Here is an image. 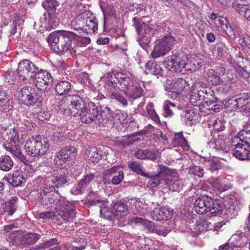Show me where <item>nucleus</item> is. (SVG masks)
<instances>
[{
    "label": "nucleus",
    "instance_id": "1",
    "mask_svg": "<svg viewBox=\"0 0 250 250\" xmlns=\"http://www.w3.org/2000/svg\"><path fill=\"white\" fill-rule=\"evenodd\" d=\"M75 12L78 15L71 21V28L78 32L74 34L76 40L80 41L82 45H86L90 43V39L85 36L97 31V21L94 15L81 3L76 5Z\"/></svg>",
    "mask_w": 250,
    "mask_h": 250
},
{
    "label": "nucleus",
    "instance_id": "2",
    "mask_svg": "<svg viewBox=\"0 0 250 250\" xmlns=\"http://www.w3.org/2000/svg\"><path fill=\"white\" fill-rule=\"evenodd\" d=\"M105 81L107 85L110 87L109 92L110 97L116 99L123 105H127V102L122 95L124 90L127 88L131 84H133V80L126 74L121 73H107L105 77Z\"/></svg>",
    "mask_w": 250,
    "mask_h": 250
},
{
    "label": "nucleus",
    "instance_id": "3",
    "mask_svg": "<svg viewBox=\"0 0 250 250\" xmlns=\"http://www.w3.org/2000/svg\"><path fill=\"white\" fill-rule=\"evenodd\" d=\"M74 34V32L66 31L54 32L50 34L48 42L56 52H68L74 55L76 52V46L72 45L71 38L76 40V35Z\"/></svg>",
    "mask_w": 250,
    "mask_h": 250
},
{
    "label": "nucleus",
    "instance_id": "4",
    "mask_svg": "<svg viewBox=\"0 0 250 250\" xmlns=\"http://www.w3.org/2000/svg\"><path fill=\"white\" fill-rule=\"evenodd\" d=\"M34 70L32 69V74L35 73L33 77V82L38 89V92L33 93L35 97L32 96V109L40 107L41 105L42 99L41 97L43 93V89L46 88V85L52 82V77L50 73L46 71H38V67L33 65Z\"/></svg>",
    "mask_w": 250,
    "mask_h": 250
},
{
    "label": "nucleus",
    "instance_id": "5",
    "mask_svg": "<svg viewBox=\"0 0 250 250\" xmlns=\"http://www.w3.org/2000/svg\"><path fill=\"white\" fill-rule=\"evenodd\" d=\"M191 63L187 57L175 54L167 57L164 61V65L168 70L171 72H182L190 71L192 69Z\"/></svg>",
    "mask_w": 250,
    "mask_h": 250
},
{
    "label": "nucleus",
    "instance_id": "6",
    "mask_svg": "<svg viewBox=\"0 0 250 250\" xmlns=\"http://www.w3.org/2000/svg\"><path fill=\"white\" fill-rule=\"evenodd\" d=\"M244 232L238 231L229 240L231 247L243 248L246 246L250 241V213L245 221Z\"/></svg>",
    "mask_w": 250,
    "mask_h": 250
},
{
    "label": "nucleus",
    "instance_id": "7",
    "mask_svg": "<svg viewBox=\"0 0 250 250\" xmlns=\"http://www.w3.org/2000/svg\"><path fill=\"white\" fill-rule=\"evenodd\" d=\"M135 25L139 36L140 44L145 46L148 45L153 35V28L144 22L135 23Z\"/></svg>",
    "mask_w": 250,
    "mask_h": 250
},
{
    "label": "nucleus",
    "instance_id": "8",
    "mask_svg": "<svg viewBox=\"0 0 250 250\" xmlns=\"http://www.w3.org/2000/svg\"><path fill=\"white\" fill-rule=\"evenodd\" d=\"M76 148L73 146H68L62 148L56 153L54 161L56 166L62 168L66 162L75 159Z\"/></svg>",
    "mask_w": 250,
    "mask_h": 250
},
{
    "label": "nucleus",
    "instance_id": "9",
    "mask_svg": "<svg viewBox=\"0 0 250 250\" xmlns=\"http://www.w3.org/2000/svg\"><path fill=\"white\" fill-rule=\"evenodd\" d=\"M56 213L65 221H70L75 217L74 207L67 200L62 206L56 207Z\"/></svg>",
    "mask_w": 250,
    "mask_h": 250
},
{
    "label": "nucleus",
    "instance_id": "10",
    "mask_svg": "<svg viewBox=\"0 0 250 250\" xmlns=\"http://www.w3.org/2000/svg\"><path fill=\"white\" fill-rule=\"evenodd\" d=\"M96 195L95 193H90L88 195V203L90 205H98L100 208V213L102 217L108 219L113 214V210L111 211L107 207L106 203L101 199L99 197H96V198H92L93 196Z\"/></svg>",
    "mask_w": 250,
    "mask_h": 250
},
{
    "label": "nucleus",
    "instance_id": "11",
    "mask_svg": "<svg viewBox=\"0 0 250 250\" xmlns=\"http://www.w3.org/2000/svg\"><path fill=\"white\" fill-rule=\"evenodd\" d=\"M97 106L93 103H89L87 106L82 109L80 112L81 121L84 123H90L98 117Z\"/></svg>",
    "mask_w": 250,
    "mask_h": 250
},
{
    "label": "nucleus",
    "instance_id": "12",
    "mask_svg": "<svg viewBox=\"0 0 250 250\" xmlns=\"http://www.w3.org/2000/svg\"><path fill=\"white\" fill-rule=\"evenodd\" d=\"M160 171L159 173L155 176H149L150 179L147 183V186L149 188H155L161 184H165V179L167 175L170 173V170L167 167L162 165H158Z\"/></svg>",
    "mask_w": 250,
    "mask_h": 250
},
{
    "label": "nucleus",
    "instance_id": "13",
    "mask_svg": "<svg viewBox=\"0 0 250 250\" xmlns=\"http://www.w3.org/2000/svg\"><path fill=\"white\" fill-rule=\"evenodd\" d=\"M212 202V198L207 195H203L197 198L194 203L195 211L199 214H203L208 212L209 205Z\"/></svg>",
    "mask_w": 250,
    "mask_h": 250
},
{
    "label": "nucleus",
    "instance_id": "14",
    "mask_svg": "<svg viewBox=\"0 0 250 250\" xmlns=\"http://www.w3.org/2000/svg\"><path fill=\"white\" fill-rule=\"evenodd\" d=\"M173 215V210L166 207L155 208L151 212V217L152 219L156 221L168 220L171 218Z\"/></svg>",
    "mask_w": 250,
    "mask_h": 250
},
{
    "label": "nucleus",
    "instance_id": "15",
    "mask_svg": "<svg viewBox=\"0 0 250 250\" xmlns=\"http://www.w3.org/2000/svg\"><path fill=\"white\" fill-rule=\"evenodd\" d=\"M25 175L18 172H14L12 175L7 178V181L14 187L21 186L25 184L28 177H30L31 172H24Z\"/></svg>",
    "mask_w": 250,
    "mask_h": 250
},
{
    "label": "nucleus",
    "instance_id": "16",
    "mask_svg": "<svg viewBox=\"0 0 250 250\" xmlns=\"http://www.w3.org/2000/svg\"><path fill=\"white\" fill-rule=\"evenodd\" d=\"M169 173L165 179L164 186H167L169 189L173 191H180L183 186V182L177 177L176 174Z\"/></svg>",
    "mask_w": 250,
    "mask_h": 250
},
{
    "label": "nucleus",
    "instance_id": "17",
    "mask_svg": "<svg viewBox=\"0 0 250 250\" xmlns=\"http://www.w3.org/2000/svg\"><path fill=\"white\" fill-rule=\"evenodd\" d=\"M33 142L35 156L44 154L48 147L46 139L42 136H36L35 138H32V143Z\"/></svg>",
    "mask_w": 250,
    "mask_h": 250
},
{
    "label": "nucleus",
    "instance_id": "18",
    "mask_svg": "<svg viewBox=\"0 0 250 250\" xmlns=\"http://www.w3.org/2000/svg\"><path fill=\"white\" fill-rule=\"evenodd\" d=\"M50 182L52 185L50 184H45L43 189H42V192L44 195L49 193L50 191H52L54 190V188H59L65 184L67 181L65 177L63 176H53L50 179Z\"/></svg>",
    "mask_w": 250,
    "mask_h": 250
},
{
    "label": "nucleus",
    "instance_id": "19",
    "mask_svg": "<svg viewBox=\"0 0 250 250\" xmlns=\"http://www.w3.org/2000/svg\"><path fill=\"white\" fill-rule=\"evenodd\" d=\"M23 236L21 240V245L24 247H27V249H25V250H31L30 248V245H31V233L28 232L26 234H23V232L21 230L16 231L13 232L10 236L11 238H15L14 240V243L18 244L19 241V238Z\"/></svg>",
    "mask_w": 250,
    "mask_h": 250
},
{
    "label": "nucleus",
    "instance_id": "20",
    "mask_svg": "<svg viewBox=\"0 0 250 250\" xmlns=\"http://www.w3.org/2000/svg\"><path fill=\"white\" fill-rule=\"evenodd\" d=\"M30 62L29 60H23L22 62H19L17 69L19 78L22 80L31 78V75L30 72Z\"/></svg>",
    "mask_w": 250,
    "mask_h": 250
},
{
    "label": "nucleus",
    "instance_id": "21",
    "mask_svg": "<svg viewBox=\"0 0 250 250\" xmlns=\"http://www.w3.org/2000/svg\"><path fill=\"white\" fill-rule=\"evenodd\" d=\"M210 184L213 187L221 191L230 189L231 186L229 180L222 177L212 179Z\"/></svg>",
    "mask_w": 250,
    "mask_h": 250
},
{
    "label": "nucleus",
    "instance_id": "22",
    "mask_svg": "<svg viewBox=\"0 0 250 250\" xmlns=\"http://www.w3.org/2000/svg\"><path fill=\"white\" fill-rule=\"evenodd\" d=\"M193 86L195 88H198L201 94L203 99H207L208 100L213 101L216 100L213 96V91L209 88L206 86V84L202 83V82H196Z\"/></svg>",
    "mask_w": 250,
    "mask_h": 250
},
{
    "label": "nucleus",
    "instance_id": "23",
    "mask_svg": "<svg viewBox=\"0 0 250 250\" xmlns=\"http://www.w3.org/2000/svg\"><path fill=\"white\" fill-rule=\"evenodd\" d=\"M148 230L150 232L155 233L160 236H166L171 231V229L167 226H158L153 222H147Z\"/></svg>",
    "mask_w": 250,
    "mask_h": 250
},
{
    "label": "nucleus",
    "instance_id": "24",
    "mask_svg": "<svg viewBox=\"0 0 250 250\" xmlns=\"http://www.w3.org/2000/svg\"><path fill=\"white\" fill-rule=\"evenodd\" d=\"M144 93V90L141 86L138 83L131 84L127 90L124 91V93L129 98L137 99L141 97Z\"/></svg>",
    "mask_w": 250,
    "mask_h": 250
},
{
    "label": "nucleus",
    "instance_id": "25",
    "mask_svg": "<svg viewBox=\"0 0 250 250\" xmlns=\"http://www.w3.org/2000/svg\"><path fill=\"white\" fill-rule=\"evenodd\" d=\"M65 200L62 196L53 193L48 197L47 200L45 201V205L48 207L53 208L56 210V207L62 206Z\"/></svg>",
    "mask_w": 250,
    "mask_h": 250
},
{
    "label": "nucleus",
    "instance_id": "26",
    "mask_svg": "<svg viewBox=\"0 0 250 250\" xmlns=\"http://www.w3.org/2000/svg\"><path fill=\"white\" fill-rule=\"evenodd\" d=\"M128 213V208L126 205L118 202L113 206V214L117 219L126 216Z\"/></svg>",
    "mask_w": 250,
    "mask_h": 250
},
{
    "label": "nucleus",
    "instance_id": "27",
    "mask_svg": "<svg viewBox=\"0 0 250 250\" xmlns=\"http://www.w3.org/2000/svg\"><path fill=\"white\" fill-rule=\"evenodd\" d=\"M169 51L168 48L163 44L159 40L156 42L151 56L153 58H157L165 55Z\"/></svg>",
    "mask_w": 250,
    "mask_h": 250
},
{
    "label": "nucleus",
    "instance_id": "28",
    "mask_svg": "<svg viewBox=\"0 0 250 250\" xmlns=\"http://www.w3.org/2000/svg\"><path fill=\"white\" fill-rule=\"evenodd\" d=\"M68 101L69 103L70 109H74L76 110H82L84 107V103L83 99L79 96L73 95L69 96Z\"/></svg>",
    "mask_w": 250,
    "mask_h": 250
},
{
    "label": "nucleus",
    "instance_id": "29",
    "mask_svg": "<svg viewBox=\"0 0 250 250\" xmlns=\"http://www.w3.org/2000/svg\"><path fill=\"white\" fill-rule=\"evenodd\" d=\"M242 60L244 66L238 65L235 67V70L240 77L247 78L250 76V61L244 58H242Z\"/></svg>",
    "mask_w": 250,
    "mask_h": 250
},
{
    "label": "nucleus",
    "instance_id": "30",
    "mask_svg": "<svg viewBox=\"0 0 250 250\" xmlns=\"http://www.w3.org/2000/svg\"><path fill=\"white\" fill-rule=\"evenodd\" d=\"M112 113L109 109L107 107H104V108L102 110L99 114H98V117L97 119H98L99 122L103 125H105L109 123L112 119Z\"/></svg>",
    "mask_w": 250,
    "mask_h": 250
},
{
    "label": "nucleus",
    "instance_id": "31",
    "mask_svg": "<svg viewBox=\"0 0 250 250\" xmlns=\"http://www.w3.org/2000/svg\"><path fill=\"white\" fill-rule=\"evenodd\" d=\"M146 73L154 75H161L162 69L161 66L154 61H148L146 64Z\"/></svg>",
    "mask_w": 250,
    "mask_h": 250
},
{
    "label": "nucleus",
    "instance_id": "32",
    "mask_svg": "<svg viewBox=\"0 0 250 250\" xmlns=\"http://www.w3.org/2000/svg\"><path fill=\"white\" fill-rule=\"evenodd\" d=\"M71 83L66 81H62L58 83L55 86L56 92L59 95L68 94L71 90Z\"/></svg>",
    "mask_w": 250,
    "mask_h": 250
},
{
    "label": "nucleus",
    "instance_id": "33",
    "mask_svg": "<svg viewBox=\"0 0 250 250\" xmlns=\"http://www.w3.org/2000/svg\"><path fill=\"white\" fill-rule=\"evenodd\" d=\"M89 160L93 163H97L101 159L103 155V151L100 148L97 147H90L87 150Z\"/></svg>",
    "mask_w": 250,
    "mask_h": 250
},
{
    "label": "nucleus",
    "instance_id": "34",
    "mask_svg": "<svg viewBox=\"0 0 250 250\" xmlns=\"http://www.w3.org/2000/svg\"><path fill=\"white\" fill-rule=\"evenodd\" d=\"M232 7L241 15H244L245 18L250 21V9L248 5L233 2Z\"/></svg>",
    "mask_w": 250,
    "mask_h": 250
},
{
    "label": "nucleus",
    "instance_id": "35",
    "mask_svg": "<svg viewBox=\"0 0 250 250\" xmlns=\"http://www.w3.org/2000/svg\"><path fill=\"white\" fill-rule=\"evenodd\" d=\"M11 103V100L8 97L7 92L5 90L0 89V107L1 110L5 112L7 110Z\"/></svg>",
    "mask_w": 250,
    "mask_h": 250
},
{
    "label": "nucleus",
    "instance_id": "36",
    "mask_svg": "<svg viewBox=\"0 0 250 250\" xmlns=\"http://www.w3.org/2000/svg\"><path fill=\"white\" fill-rule=\"evenodd\" d=\"M13 166V162L7 155L0 157V169L3 171H9Z\"/></svg>",
    "mask_w": 250,
    "mask_h": 250
},
{
    "label": "nucleus",
    "instance_id": "37",
    "mask_svg": "<svg viewBox=\"0 0 250 250\" xmlns=\"http://www.w3.org/2000/svg\"><path fill=\"white\" fill-rule=\"evenodd\" d=\"M226 80V76L223 74L220 77L217 73L215 72L213 70L209 71L208 75V83L213 85H218L220 83H222V80Z\"/></svg>",
    "mask_w": 250,
    "mask_h": 250
},
{
    "label": "nucleus",
    "instance_id": "38",
    "mask_svg": "<svg viewBox=\"0 0 250 250\" xmlns=\"http://www.w3.org/2000/svg\"><path fill=\"white\" fill-rule=\"evenodd\" d=\"M239 110L240 111L242 108L249 105L250 103V93H243L240 94L238 97H236Z\"/></svg>",
    "mask_w": 250,
    "mask_h": 250
},
{
    "label": "nucleus",
    "instance_id": "39",
    "mask_svg": "<svg viewBox=\"0 0 250 250\" xmlns=\"http://www.w3.org/2000/svg\"><path fill=\"white\" fill-rule=\"evenodd\" d=\"M174 87H176V95L180 94L184 90L188 89L189 85L184 79H178L174 81Z\"/></svg>",
    "mask_w": 250,
    "mask_h": 250
},
{
    "label": "nucleus",
    "instance_id": "40",
    "mask_svg": "<svg viewBox=\"0 0 250 250\" xmlns=\"http://www.w3.org/2000/svg\"><path fill=\"white\" fill-rule=\"evenodd\" d=\"M209 206L210 208H208V211L210 212L212 215H216L222 214L224 207L217 200L212 199V202H210Z\"/></svg>",
    "mask_w": 250,
    "mask_h": 250
},
{
    "label": "nucleus",
    "instance_id": "41",
    "mask_svg": "<svg viewBox=\"0 0 250 250\" xmlns=\"http://www.w3.org/2000/svg\"><path fill=\"white\" fill-rule=\"evenodd\" d=\"M18 197H13L10 200L5 203V211L11 215L15 212L17 208Z\"/></svg>",
    "mask_w": 250,
    "mask_h": 250
},
{
    "label": "nucleus",
    "instance_id": "42",
    "mask_svg": "<svg viewBox=\"0 0 250 250\" xmlns=\"http://www.w3.org/2000/svg\"><path fill=\"white\" fill-rule=\"evenodd\" d=\"M198 114H196L193 110H188L186 111L184 118L186 124L191 125L198 121Z\"/></svg>",
    "mask_w": 250,
    "mask_h": 250
},
{
    "label": "nucleus",
    "instance_id": "43",
    "mask_svg": "<svg viewBox=\"0 0 250 250\" xmlns=\"http://www.w3.org/2000/svg\"><path fill=\"white\" fill-rule=\"evenodd\" d=\"M3 145L6 150L9 151L17 158L19 159V158L24 159V155L21 151L20 146H10V144H4Z\"/></svg>",
    "mask_w": 250,
    "mask_h": 250
},
{
    "label": "nucleus",
    "instance_id": "44",
    "mask_svg": "<svg viewBox=\"0 0 250 250\" xmlns=\"http://www.w3.org/2000/svg\"><path fill=\"white\" fill-rule=\"evenodd\" d=\"M3 145L6 150L9 151L17 158L19 159V158L24 159V155L21 151L20 146H10V144H4Z\"/></svg>",
    "mask_w": 250,
    "mask_h": 250
},
{
    "label": "nucleus",
    "instance_id": "45",
    "mask_svg": "<svg viewBox=\"0 0 250 250\" xmlns=\"http://www.w3.org/2000/svg\"><path fill=\"white\" fill-rule=\"evenodd\" d=\"M209 147L214 148L217 150H221L225 148V142L221 138L211 139L208 143Z\"/></svg>",
    "mask_w": 250,
    "mask_h": 250
},
{
    "label": "nucleus",
    "instance_id": "46",
    "mask_svg": "<svg viewBox=\"0 0 250 250\" xmlns=\"http://www.w3.org/2000/svg\"><path fill=\"white\" fill-rule=\"evenodd\" d=\"M164 109V116L166 117H171L173 115V112L175 110V105L168 101H165L163 104Z\"/></svg>",
    "mask_w": 250,
    "mask_h": 250
},
{
    "label": "nucleus",
    "instance_id": "47",
    "mask_svg": "<svg viewBox=\"0 0 250 250\" xmlns=\"http://www.w3.org/2000/svg\"><path fill=\"white\" fill-rule=\"evenodd\" d=\"M202 100L203 99L199 89L194 87V88L191 91L190 97V103L196 105L197 104H199V102Z\"/></svg>",
    "mask_w": 250,
    "mask_h": 250
},
{
    "label": "nucleus",
    "instance_id": "48",
    "mask_svg": "<svg viewBox=\"0 0 250 250\" xmlns=\"http://www.w3.org/2000/svg\"><path fill=\"white\" fill-rule=\"evenodd\" d=\"M129 167L134 172L138 174L143 175L145 177H148V175L145 173L142 168V166L138 162L133 161L129 164Z\"/></svg>",
    "mask_w": 250,
    "mask_h": 250
},
{
    "label": "nucleus",
    "instance_id": "49",
    "mask_svg": "<svg viewBox=\"0 0 250 250\" xmlns=\"http://www.w3.org/2000/svg\"><path fill=\"white\" fill-rule=\"evenodd\" d=\"M208 126L209 128H212L217 132L222 131L225 129L224 122L221 120H215L212 123H210Z\"/></svg>",
    "mask_w": 250,
    "mask_h": 250
},
{
    "label": "nucleus",
    "instance_id": "50",
    "mask_svg": "<svg viewBox=\"0 0 250 250\" xmlns=\"http://www.w3.org/2000/svg\"><path fill=\"white\" fill-rule=\"evenodd\" d=\"M228 208V211L230 214L237 213L240 208V206L238 201L236 200L233 202V199H230L229 201V206L226 207Z\"/></svg>",
    "mask_w": 250,
    "mask_h": 250
},
{
    "label": "nucleus",
    "instance_id": "51",
    "mask_svg": "<svg viewBox=\"0 0 250 250\" xmlns=\"http://www.w3.org/2000/svg\"><path fill=\"white\" fill-rule=\"evenodd\" d=\"M161 42L164 44L166 47L170 50L171 47L175 43L176 40L175 38L170 35L165 36L161 40Z\"/></svg>",
    "mask_w": 250,
    "mask_h": 250
},
{
    "label": "nucleus",
    "instance_id": "52",
    "mask_svg": "<svg viewBox=\"0 0 250 250\" xmlns=\"http://www.w3.org/2000/svg\"><path fill=\"white\" fill-rule=\"evenodd\" d=\"M118 169H120L119 167H113L110 169L105 170L103 173V181L104 183H109V180H108V177L112 174H116Z\"/></svg>",
    "mask_w": 250,
    "mask_h": 250
},
{
    "label": "nucleus",
    "instance_id": "53",
    "mask_svg": "<svg viewBox=\"0 0 250 250\" xmlns=\"http://www.w3.org/2000/svg\"><path fill=\"white\" fill-rule=\"evenodd\" d=\"M189 173L195 176H197L199 178L203 177L205 172L204 170L200 166H192L189 169Z\"/></svg>",
    "mask_w": 250,
    "mask_h": 250
},
{
    "label": "nucleus",
    "instance_id": "54",
    "mask_svg": "<svg viewBox=\"0 0 250 250\" xmlns=\"http://www.w3.org/2000/svg\"><path fill=\"white\" fill-rule=\"evenodd\" d=\"M20 94L21 95V100L24 104H27V101L29 102L31 99V93L27 87H23Z\"/></svg>",
    "mask_w": 250,
    "mask_h": 250
},
{
    "label": "nucleus",
    "instance_id": "55",
    "mask_svg": "<svg viewBox=\"0 0 250 250\" xmlns=\"http://www.w3.org/2000/svg\"><path fill=\"white\" fill-rule=\"evenodd\" d=\"M86 187L83 182L80 181L79 184L74 186L71 189V192L73 194L77 195L83 193L85 190Z\"/></svg>",
    "mask_w": 250,
    "mask_h": 250
},
{
    "label": "nucleus",
    "instance_id": "56",
    "mask_svg": "<svg viewBox=\"0 0 250 250\" xmlns=\"http://www.w3.org/2000/svg\"><path fill=\"white\" fill-rule=\"evenodd\" d=\"M225 105L231 110H239L238 103L237 102L236 98H233L228 100L225 102Z\"/></svg>",
    "mask_w": 250,
    "mask_h": 250
},
{
    "label": "nucleus",
    "instance_id": "57",
    "mask_svg": "<svg viewBox=\"0 0 250 250\" xmlns=\"http://www.w3.org/2000/svg\"><path fill=\"white\" fill-rule=\"evenodd\" d=\"M153 104L152 103H149L146 107V111L148 115L154 120L158 119V116L155 112V111L153 108Z\"/></svg>",
    "mask_w": 250,
    "mask_h": 250
},
{
    "label": "nucleus",
    "instance_id": "58",
    "mask_svg": "<svg viewBox=\"0 0 250 250\" xmlns=\"http://www.w3.org/2000/svg\"><path fill=\"white\" fill-rule=\"evenodd\" d=\"M114 174L111 182L113 185H118L121 183L124 178V172L122 170L118 169L117 172Z\"/></svg>",
    "mask_w": 250,
    "mask_h": 250
},
{
    "label": "nucleus",
    "instance_id": "59",
    "mask_svg": "<svg viewBox=\"0 0 250 250\" xmlns=\"http://www.w3.org/2000/svg\"><path fill=\"white\" fill-rule=\"evenodd\" d=\"M174 81L168 80L167 81L166 83V88L168 89L169 90H171V94L169 93L168 95L172 99H176L177 97L176 93L174 92V91H176V87L173 86Z\"/></svg>",
    "mask_w": 250,
    "mask_h": 250
},
{
    "label": "nucleus",
    "instance_id": "60",
    "mask_svg": "<svg viewBox=\"0 0 250 250\" xmlns=\"http://www.w3.org/2000/svg\"><path fill=\"white\" fill-rule=\"evenodd\" d=\"M5 144H10V146H20L19 136L15 129H13V133L11 137L10 142Z\"/></svg>",
    "mask_w": 250,
    "mask_h": 250
},
{
    "label": "nucleus",
    "instance_id": "61",
    "mask_svg": "<svg viewBox=\"0 0 250 250\" xmlns=\"http://www.w3.org/2000/svg\"><path fill=\"white\" fill-rule=\"evenodd\" d=\"M206 165L212 171L218 169L220 167L219 163L213 159H209L207 161Z\"/></svg>",
    "mask_w": 250,
    "mask_h": 250
},
{
    "label": "nucleus",
    "instance_id": "62",
    "mask_svg": "<svg viewBox=\"0 0 250 250\" xmlns=\"http://www.w3.org/2000/svg\"><path fill=\"white\" fill-rule=\"evenodd\" d=\"M19 160L23 163V165L21 167L24 172H30L31 170V162L28 160L27 158L24 156L23 159L19 158Z\"/></svg>",
    "mask_w": 250,
    "mask_h": 250
},
{
    "label": "nucleus",
    "instance_id": "63",
    "mask_svg": "<svg viewBox=\"0 0 250 250\" xmlns=\"http://www.w3.org/2000/svg\"><path fill=\"white\" fill-rule=\"evenodd\" d=\"M130 205H133L135 208L140 210L141 208H143L145 206L144 202L141 201L140 199H132L129 201Z\"/></svg>",
    "mask_w": 250,
    "mask_h": 250
},
{
    "label": "nucleus",
    "instance_id": "64",
    "mask_svg": "<svg viewBox=\"0 0 250 250\" xmlns=\"http://www.w3.org/2000/svg\"><path fill=\"white\" fill-rule=\"evenodd\" d=\"M57 244H58V243L56 239H51L49 240L44 241L43 243L40 244V246L39 249L48 248Z\"/></svg>",
    "mask_w": 250,
    "mask_h": 250
}]
</instances>
